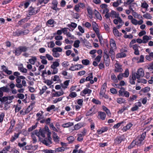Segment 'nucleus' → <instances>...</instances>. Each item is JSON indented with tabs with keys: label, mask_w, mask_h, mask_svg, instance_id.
Instances as JSON below:
<instances>
[{
	"label": "nucleus",
	"mask_w": 153,
	"mask_h": 153,
	"mask_svg": "<svg viewBox=\"0 0 153 153\" xmlns=\"http://www.w3.org/2000/svg\"><path fill=\"white\" fill-rule=\"evenodd\" d=\"M124 75H125V77H128L129 75V70L128 68H127L125 70V72L123 73Z\"/></svg>",
	"instance_id": "obj_55"
},
{
	"label": "nucleus",
	"mask_w": 153,
	"mask_h": 153,
	"mask_svg": "<svg viewBox=\"0 0 153 153\" xmlns=\"http://www.w3.org/2000/svg\"><path fill=\"white\" fill-rule=\"evenodd\" d=\"M0 88H1L3 91L5 92H8L10 90L9 88H8L4 86L3 87H1Z\"/></svg>",
	"instance_id": "obj_56"
},
{
	"label": "nucleus",
	"mask_w": 153,
	"mask_h": 153,
	"mask_svg": "<svg viewBox=\"0 0 153 153\" xmlns=\"http://www.w3.org/2000/svg\"><path fill=\"white\" fill-rule=\"evenodd\" d=\"M123 140L122 138L121 137H117L114 140V142L116 144L120 143Z\"/></svg>",
	"instance_id": "obj_20"
},
{
	"label": "nucleus",
	"mask_w": 153,
	"mask_h": 153,
	"mask_svg": "<svg viewBox=\"0 0 153 153\" xmlns=\"http://www.w3.org/2000/svg\"><path fill=\"white\" fill-rule=\"evenodd\" d=\"M129 8L130 10L132 11V14L135 17H138V15L137 13L134 12V10H133V9L131 7V6L130 5L129 6Z\"/></svg>",
	"instance_id": "obj_34"
},
{
	"label": "nucleus",
	"mask_w": 153,
	"mask_h": 153,
	"mask_svg": "<svg viewBox=\"0 0 153 153\" xmlns=\"http://www.w3.org/2000/svg\"><path fill=\"white\" fill-rule=\"evenodd\" d=\"M19 70H20L21 72L26 73L27 72V69L25 68H24L23 67H18Z\"/></svg>",
	"instance_id": "obj_42"
},
{
	"label": "nucleus",
	"mask_w": 153,
	"mask_h": 153,
	"mask_svg": "<svg viewBox=\"0 0 153 153\" xmlns=\"http://www.w3.org/2000/svg\"><path fill=\"white\" fill-rule=\"evenodd\" d=\"M82 64L84 65H88L90 64V61L87 59H83L82 61Z\"/></svg>",
	"instance_id": "obj_32"
},
{
	"label": "nucleus",
	"mask_w": 153,
	"mask_h": 153,
	"mask_svg": "<svg viewBox=\"0 0 153 153\" xmlns=\"http://www.w3.org/2000/svg\"><path fill=\"white\" fill-rule=\"evenodd\" d=\"M104 55L103 57L104 58V60L108 59H109V55H108L107 52L105 51H104L103 53Z\"/></svg>",
	"instance_id": "obj_41"
},
{
	"label": "nucleus",
	"mask_w": 153,
	"mask_h": 153,
	"mask_svg": "<svg viewBox=\"0 0 153 153\" xmlns=\"http://www.w3.org/2000/svg\"><path fill=\"white\" fill-rule=\"evenodd\" d=\"M82 125L80 123H79L76 124L74 126V129L77 130L82 127Z\"/></svg>",
	"instance_id": "obj_39"
},
{
	"label": "nucleus",
	"mask_w": 153,
	"mask_h": 153,
	"mask_svg": "<svg viewBox=\"0 0 153 153\" xmlns=\"http://www.w3.org/2000/svg\"><path fill=\"white\" fill-rule=\"evenodd\" d=\"M16 98H18L21 99H22L24 98L25 96L22 94H18L16 95Z\"/></svg>",
	"instance_id": "obj_45"
},
{
	"label": "nucleus",
	"mask_w": 153,
	"mask_h": 153,
	"mask_svg": "<svg viewBox=\"0 0 153 153\" xmlns=\"http://www.w3.org/2000/svg\"><path fill=\"white\" fill-rule=\"evenodd\" d=\"M19 135V133H15L13 136H12L10 139V141L12 142H13L15 140L18 138Z\"/></svg>",
	"instance_id": "obj_15"
},
{
	"label": "nucleus",
	"mask_w": 153,
	"mask_h": 153,
	"mask_svg": "<svg viewBox=\"0 0 153 153\" xmlns=\"http://www.w3.org/2000/svg\"><path fill=\"white\" fill-rule=\"evenodd\" d=\"M58 4L57 1L56 0H53L52 2V4L53 5L52 8L56 10H59V9L57 8V5Z\"/></svg>",
	"instance_id": "obj_17"
},
{
	"label": "nucleus",
	"mask_w": 153,
	"mask_h": 153,
	"mask_svg": "<svg viewBox=\"0 0 153 153\" xmlns=\"http://www.w3.org/2000/svg\"><path fill=\"white\" fill-rule=\"evenodd\" d=\"M113 32L116 36H120L119 32L118 30L116 29V27H114V28Z\"/></svg>",
	"instance_id": "obj_35"
},
{
	"label": "nucleus",
	"mask_w": 153,
	"mask_h": 153,
	"mask_svg": "<svg viewBox=\"0 0 153 153\" xmlns=\"http://www.w3.org/2000/svg\"><path fill=\"white\" fill-rule=\"evenodd\" d=\"M69 80H66L65 81L64 83V85H62V87L64 89L67 88V86L69 85Z\"/></svg>",
	"instance_id": "obj_37"
},
{
	"label": "nucleus",
	"mask_w": 153,
	"mask_h": 153,
	"mask_svg": "<svg viewBox=\"0 0 153 153\" xmlns=\"http://www.w3.org/2000/svg\"><path fill=\"white\" fill-rule=\"evenodd\" d=\"M59 63L57 62H53V64L51 65V68H56L59 66Z\"/></svg>",
	"instance_id": "obj_27"
},
{
	"label": "nucleus",
	"mask_w": 153,
	"mask_h": 153,
	"mask_svg": "<svg viewBox=\"0 0 153 153\" xmlns=\"http://www.w3.org/2000/svg\"><path fill=\"white\" fill-rule=\"evenodd\" d=\"M113 49L110 48L109 51V56H111L112 60H114L115 58V53Z\"/></svg>",
	"instance_id": "obj_18"
},
{
	"label": "nucleus",
	"mask_w": 153,
	"mask_h": 153,
	"mask_svg": "<svg viewBox=\"0 0 153 153\" xmlns=\"http://www.w3.org/2000/svg\"><path fill=\"white\" fill-rule=\"evenodd\" d=\"M94 109V108H91L90 110L88 112H87L86 114V116H88L89 115H92L94 114H95L97 112L96 111H94L93 110Z\"/></svg>",
	"instance_id": "obj_19"
},
{
	"label": "nucleus",
	"mask_w": 153,
	"mask_h": 153,
	"mask_svg": "<svg viewBox=\"0 0 153 153\" xmlns=\"http://www.w3.org/2000/svg\"><path fill=\"white\" fill-rule=\"evenodd\" d=\"M126 56V53H118L116 55L117 58H121L125 57Z\"/></svg>",
	"instance_id": "obj_26"
},
{
	"label": "nucleus",
	"mask_w": 153,
	"mask_h": 153,
	"mask_svg": "<svg viewBox=\"0 0 153 153\" xmlns=\"http://www.w3.org/2000/svg\"><path fill=\"white\" fill-rule=\"evenodd\" d=\"M39 11V9H36V8L30 7L28 10V14L29 15L32 16L35 15Z\"/></svg>",
	"instance_id": "obj_6"
},
{
	"label": "nucleus",
	"mask_w": 153,
	"mask_h": 153,
	"mask_svg": "<svg viewBox=\"0 0 153 153\" xmlns=\"http://www.w3.org/2000/svg\"><path fill=\"white\" fill-rule=\"evenodd\" d=\"M98 36L101 45H103L104 42L102 37L100 35Z\"/></svg>",
	"instance_id": "obj_62"
},
{
	"label": "nucleus",
	"mask_w": 153,
	"mask_h": 153,
	"mask_svg": "<svg viewBox=\"0 0 153 153\" xmlns=\"http://www.w3.org/2000/svg\"><path fill=\"white\" fill-rule=\"evenodd\" d=\"M132 73L133 74L135 75L137 79L143 77L144 75V71L142 68L138 69L137 72H134Z\"/></svg>",
	"instance_id": "obj_5"
},
{
	"label": "nucleus",
	"mask_w": 153,
	"mask_h": 153,
	"mask_svg": "<svg viewBox=\"0 0 153 153\" xmlns=\"http://www.w3.org/2000/svg\"><path fill=\"white\" fill-rule=\"evenodd\" d=\"M110 46L111 48H112V49H116L117 48L116 44L115 43V41L113 39H111L110 41Z\"/></svg>",
	"instance_id": "obj_14"
},
{
	"label": "nucleus",
	"mask_w": 153,
	"mask_h": 153,
	"mask_svg": "<svg viewBox=\"0 0 153 153\" xmlns=\"http://www.w3.org/2000/svg\"><path fill=\"white\" fill-rule=\"evenodd\" d=\"M132 126L133 124L132 123H129L123 128L122 130L123 131H126L127 130L129 129Z\"/></svg>",
	"instance_id": "obj_16"
},
{
	"label": "nucleus",
	"mask_w": 153,
	"mask_h": 153,
	"mask_svg": "<svg viewBox=\"0 0 153 153\" xmlns=\"http://www.w3.org/2000/svg\"><path fill=\"white\" fill-rule=\"evenodd\" d=\"M125 89L124 88H122L119 91V95L121 96H124V93L125 91Z\"/></svg>",
	"instance_id": "obj_48"
},
{
	"label": "nucleus",
	"mask_w": 153,
	"mask_h": 153,
	"mask_svg": "<svg viewBox=\"0 0 153 153\" xmlns=\"http://www.w3.org/2000/svg\"><path fill=\"white\" fill-rule=\"evenodd\" d=\"M53 140L56 142H58L59 141V137L54 132H53Z\"/></svg>",
	"instance_id": "obj_25"
},
{
	"label": "nucleus",
	"mask_w": 153,
	"mask_h": 153,
	"mask_svg": "<svg viewBox=\"0 0 153 153\" xmlns=\"http://www.w3.org/2000/svg\"><path fill=\"white\" fill-rule=\"evenodd\" d=\"M28 47L25 46H20L16 48L14 51L16 55L19 56L22 52H25L28 49Z\"/></svg>",
	"instance_id": "obj_2"
},
{
	"label": "nucleus",
	"mask_w": 153,
	"mask_h": 153,
	"mask_svg": "<svg viewBox=\"0 0 153 153\" xmlns=\"http://www.w3.org/2000/svg\"><path fill=\"white\" fill-rule=\"evenodd\" d=\"M146 132H144L142 134L140 137H138L136 139L135 142L136 143V145L139 146L143 144V141L146 137Z\"/></svg>",
	"instance_id": "obj_3"
},
{
	"label": "nucleus",
	"mask_w": 153,
	"mask_h": 153,
	"mask_svg": "<svg viewBox=\"0 0 153 153\" xmlns=\"http://www.w3.org/2000/svg\"><path fill=\"white\" fill-rule=\"evenodd\" d=\"M111 79L115 83H117L118 82L117 79V78L115 75L113 74H112L111 75Z\"/></svg>",
	"instance_id": "obj_31"
},
{
	"label": "nucleus",
	"mask_w": 153,
	"mask_h": 153,
	"mask_svg": "<svg viewBox=\"0 0 153 153\" xmlns=\"http://www.w3.org/2000/svg\"><path fill=\"white\" fill-rule=\"evenodd\" d=\"M48 71L47 72L46 70L43 71L42 74V76L44 80L43 82L48 85Z\"/></svg>",
	"instance_id": "obj_7"
},
{
	"label": "nucleus",
	"mask_w": 153,
	"mask_h": 153,
	"mask_svg": "<svg viewBox=\"0 0 153 153\" xmlns=\"http://www.w3.org/2000/svg\"><path fill=\"white\" fill-rule=\"evenodd\" d=\"M117 101L119 104H122L124 103L125 102L126 100L124 98H120L117 99Z\"/></svg>",
	"instance_id": "obj_28"
},
{
	"label": "nucleus",
	"mask_w": 153,
	"mask_h": 153,
	"mask_svg": "<svg viewBox=\"0 0 153 153\" xmlns=\"http://www.w3.org/2000/svg\"><path fill=\"white\" fill-rule=\"evenodd\" d=\"M152 37L151 36H148L145 35L143 37V43L145 44L147 43L149 40L152 39Z\"/></svg>",
	"instance_id": "obj_12"
},
{
	"label": "nucleus",
	"mask_w": 153,
	"mask_h": 153,
	"mask_svg": "<svg viewBox=\"0 0 153 153\" xmlns=\"http://www.w3.org/2000/svg\"><path fill=\"white\" fill-rule=\"evenodd\" d=\"M27 144V143L26 142H24L22 143H18V146L20 148H21L22 147L25 146Z\"/></svg>",
	"instance_id": "obj_58"
},
{
	"label": "nucleus",
	"mask_w": 153,
	"mask_h": 153,
	"mask_svg": "<svg viewBox=\"0 0 153 153\" xmlns=\"http://www.w3.org/2000/svg\"><path fill=\"white\" fill-rule=\"evenodd\" d=\"M62 49L60 47L53 48L52 49L53 56L55 57H59L60 55L58 52H61L62 51Z\"/></svg>",
	"instance_id": "obj_4"
},
{
	"label": "nucleus",
	"mask_w": 153,
	"mask_h": 153,
	"mask_svg": "<svg viewBox=\"0 0 153 153\" xmlns=\"http://www.w3.org/2000/svg\"><path fill=\"white\" fill-rule=\"evenodd\" d=\"M15 121L14 119L10 121V129H13L15 125Z\"/></svg>",
	"instance_id": "obj_40"
},
{
	"label": "nucleus",
	"mask_w": 153,
	"mask_h": 153,
	"mask_svg": "<svg viewBox=\"0 0 153 153\" xmlns=\"http://www.w3.org/2000/svg\"><path fill=\"white\" fill-rule=\"evenodd\" d=\"M4 116V113H2L0 114V123L3 121Z\"/></svg>",
	"instance_id": "obj_61"
},
{
	"label": "nucleus",
	"mask_w": 153,
	"mask_h": 153,
	"mask_svg": "<svg viewBox=\"0 0 153 153\" xmlns=\"http://www.w3.org/2000/svg\"><path fill=\"white\" fill-rule=\"evenodd\" d=\"M129 82L132 85H134L135 84V80L137 79L136 77L132 73L131 76H130L129 78Z\"/></svg>",
	"instance_id": "obj_10"
},
{
	"label": "nucleus",
	"mask_w": 153,
	"mask_h": 153,
	"mask_svg": "<svg viewBox=\"0 0 153 153\" xmlns=\"http://www.w3.org/2000/svg\"><path fill=\"white\" fill-rule=\"evenodd\" d=\"M67 140L70 143L72 142L74 140V137L72 136H70L67 138Z\"/></svg>",
	"instance_id": "obj_49"
},
{
	"label": "nucleus",
	"mask_w": 153,
	"mask_h": 153,
	"mask_svg": "<svg viewBox=\"0 0 153 153\" xmlns=\"http://www.w3.org/2000/svg\"><path fill=\"white\" fill-rule=\"evenodd\" d=\"M73 125L74 123H73L68 122L63 124L62 125V126L64 128H67L71 126H73Z\"/></svg>",
	"instance_id": "obj_22"
},
{
	"label": "nucleus",
	"mask_w": 153,
	"mask_h": 153,
	"mask_svg": "<svg viewBox=\"0 0 153 153\" xmlns=\"http://www.w3.org/2000/svg\"><path fill=\"white\" fill-rule=\"evenodd\" d=\"M10 146H8L6 147H4L2 150L4 152V153H6L7 152V151H9V150L10 149Z\"/></svg>",
	"instance_id": "obj_53"
},
{
	"label": "nucleus",
	"mask_w": 153,
	"mask_h": 153,
	"mask_svg": "<svg viewBox=\"0 0 153 153\" xmlns=\"http://www.w3.org/2000/svg\"><path fill=\"white\" fill-rule=\"evenodd\" d=\"M76 65H73L69 69V70L71 71H74L78 70V69L76 68Z\"/></svg>",
	"instance_id": "obj_60"
},
{
	"label": "nucleus",
	"mask_w": 153,
	"mask_h": 153,
	"mask_svg": "<svg viewBox=\"0 0 153 153\" xmlns=\"http://www.w3.org/2000/svg\"><path fill=\"white\" fill-rule=\"evenodd\" d=\"M143 16L144 18L147 19H151L152 18L150 14L148 13L144 14Z\"/></svg>",
	"instance_id": "obj_33"
},
{
	"label": "nucleus",
	"mask_w": 153,
	"mask_h": 153,
	"mask_svg": "<svg viewBox=\"0 0 153 153\" xmlns=\"http://www.w3.org/2000/svg\"><path fill=\"white\" fill-rule=\"evenodd\" d=\"M92 102L96 104L100 105L101 104V102L98 100H96L95 98L93 99Z\"/></svg>",
	"instance_id": "obj_51"
},
{
	"label": "nucleus",
	"mask_w": 153,
	"mask_h": 153,
	"mask_svg": "<svg viewBox=\"0 0 153 153\" xmlns=\"http://www.w3.org/2000/svg\"><path fill=\"white\" fill-rule=\"evenodd\" d=\"M50 128L54 131H57V129L55 127L52 123H50L49 125Z\"/></svg>",
	"instance_id": "obj_36"
},
{
	"label": "nucleus",
	"mask_w": 153,
	"mask_h": 153,
	"mask_svg": "<svg viewBox=\"0 0 153 153\" xmlns=\"http://www.w3.org/2000/svg\"><path fill=\"white\" fill-rule=\"evenodd\" d=\"M36 60V58L35 57H33L29 60V62L32 65H34Z\"/></svg>",
	"instance_id": "obj_29"
},
{
	"label": "nucleus",
	"mask_w": 153,
	"mask_h": 153,
	"mask_svg": "<svg viewBox=\"0 0 153 153\" xmlns=\"http://www.w3.org/2000/svg\"><path fill=\"white\" fill-rule=\"evenodd\" d=\"M22 34V31L21 30H17L13 33V35L14 36H19Z\"/></svg>",
	"instance_id": "obj_23"
},
{
	"label": "nucleus",
	"mask_w": 153,
	"mask_h": 153,
	"mask_svg": "<svg viewBox=\"0 0 153 153\" xmlns=\"http://www.w3.org/2000/svg\"><path fill=\"white\" fill-rule=\"evenodd\" d=\"M56 152H63L64 151V148L63 147L58 148L56 149Z\"/></svg>",
	"instance_id": "obj_64"
},
{
	"label": "nucleus",
	"mask_w": 153,
	"mask_h": 153,
	"mask_svg": "<svg viewBox=\"0 0 153 153\" xmlns=\"http://www.w3.org/2000/svg\"><path fill=\"white\" fill-rule=\"evenodd\" d=\"M134 1V0H128L126 2H124V4L125 6H126L127 5H128L131 4L132 2Z\"/></svg>",
	"instance_id": "obj_50"
},
{
	"label": "nucleus",
	"mask_w": 153,
	"mask_h": 153,
	"mask_svg": "<svg viewBox=\"0 0 153 153\" xmlns=\"http://www.w3.org/2000/svg\"><path fill=\"white\" fill-rule=\"evenodd\" d=\"M122 65L120 64L117 62L115 64V71L116 72H122L123 69L122 68Z\"/></svg>",
	"instance_id": "obj_8"
},
{
	"label": "nucleus",
	"mask_w": 153,
	"mask_h": 153,
	"mask_svg": "<svg viewBox=\"0 0 153 153\" xmlns=\"http://www.w3.org/2000/svg\"><path fill=\"white\" fill-rule=\"evenodd\" d=\"M38 123H36L35 125L32 126V127L28 128V131L29 132L32 131L33 130L35 129L37 126Z\"/></svg>",
	"instance_id": "obj_38"
},
{
	"label": "nucleus",
	"mask_w": 153,
	"mask_h": 153,
	"mask_svg": "<svg viewBox=\"0 0 153 153\" xmlns=\"http://www.w3.org/2000/svg\"><path fill=\"white\" fill-rule=\"evenodd\" d=\"M27 21V20L26 19V18H24L22 19L20 21H19L18 22V24L20 25H22Z\"/></svg>",
	"instance_id": "obj_52"
},
{
	"label": "nucleus",
	"mask_w": 153,
	"mask_h": 153,
	"mask_svg": "<svg viewBox=\"0 0 153 153\" xmlns=\"http://www.w3.org/2000/svg\"><path fill=\"white\" fill-rule=\"evenodd\" d=\"M47 86H43L42 90H40V95L42 94L47 89Z\"/></svg>",
	"instance_id": "obj_43"
},
{
	"label": "nucleus",
	"mask_w": 153,
	"mask_h": 153,
	"mask_svg": "<svg viewBox=\"0 0 153 153\" xmlns=\"http://www.w3.org/2000/svg\"><path fill=\"white\" fill-rule=\"evenodd\" d=\"M46 134L48 136V127L45 126L44 129L40 128L39 130H36L31 133V137L33 139V143H35L37 142V139L35 136V134L38 137H39L40 135L43 137H45V134Z\"/></svg>",
	"instance_id": "obj_1"
},
{
	"label": "nucleus",
	"mask_w": 153,
	"mask_h": 153,
	"mask_svg": "<svg viewBox=\"0 0 153 153\" xmlns=\"http://www.w3.org/2000/svg\"><path fill=\"white\" fill-rule=\"evenodd\" d=\"M48 2V0H38V1L37 5L45 4Z\"/></svg>",
	"instance_id": "obj_30"
},
{
	"label": "nucleus",
	"mask_w": 153,
	"mask_h": 153,
	"mask_svg": "<svg viewBox=\"0 0 153 153\" xmlns=\"http://www.w3.org/2000/svg\"><path fill=\"white\" fill-rule=\"evenodd\" d=\"M91 90L88 88H85L80 93V95L82 96H85V95L87 94H90L91 92Z\"/></svg>",
	"instance_id": "obj_9"
},
{
	"label": "nucleus",
	"mask_w": 153,
	"mask_h": 153,
	"mask_svg": "<svg viewBox=\"0 0 153 153\" xmlns=\"http://www.w3.org/2000/svg\"><path fill=\"white\" fill-rule=\"evenodd\" d=\"M64 92L63 91H61L55 92V93H53V95L54 96L59 97L63 94Z\"/></svg>",
	"instance_id": "obj_24"
},
{
	"label": "nucleus",
	"mask_w": 153,
	"mask_h": 153,
	"mask_svg": "<svg viewBox=\"0 0 153 153\" xmlns=\"http://www.w3.org/2000/svg\"><path fill=\"white\" fill-rule=\"evenodd\" d=\"M95 32L96 33L97 36L100 35V33H99V30L98 29V28L97 27L94 28H93Z\"/></svg>",
	"instance_id": "obj_59"
},
{
	"label": "nucleus",
	"mask_w": 153,
	"mask_h": 153,
	"mask_svg": "<svg viewBox=\"0 0 153 153\" xmlns=\"http://www.w3.org/2000/svg\"><path fill=\"white\" fill-rule=\"evenodd\" d=\"M106 116V115L105 112L101 111L98 112V117L99 119L104 120L105 119Z\"/></svg>",
	"instance_id": "obj_11"
},
{
	"label": "nucleus",
	"mask_w": 153,
	"mask_h": 153,
	"mask_svg": "<svg viewBox=\"0 0 153 153\" xmlns=\"http://www.w3.org/2000/svg\"><path fill=\"white\" fill-rule=\"evenodd\" d=\"M94 14L97 18L100 20L102 19V16L100 13L96 10H94Z\"/></svg>",
	"instance_id": "obj_21"
},
{
	"label": "nucleus",
	"mask_w": 153,
	"mask_h": 153,
	"mask_svg": "<svg viewBox=\"0 0 153 153\" xmlns=\"http://www.w3.org/2000/svg\"><path fill=\"white\" fill-rule=\"evenodd\" d=\"M138 47L139 46L137 44L134 45L133 46V48L134 51V53L136 55H139L140 54Z\"/></svg>",
	"instance_id": "obj_13"
},
{
	"label": "nucleus",
	"mask_w": 153,
	"mask_h": 153,
	"mask_svg": "<svg viewBox=\"0 0 153 153\" xmlns=\"http://www.w3.org/2000/svg\"><path fill=\"white\" fill-rule=\"evenodd\" d=\"M150 90V88L148 87H146L143 88L141 91L144 93H146L149 92Z\"/></svg>",
	"instance_id": "obj_46"
},
{
	"label": "nucleus",
	"mask_w": 153,
	"mask_h": 153,
	"mask_svg": "<svg viewBox=\"0 0 153 153\" xmlns=\"http://www.w3.org/2000/svg\"><path fill=\"white\" fill-rule=\"evenodd\" d=\"M93 78V76L92 75V73H91L89 74L88 76L85 79L86 81H89L91 79H92Z\"/></svg>",
	"instance_id": "obj_44"
},
{
	"label": "nucleus",
	"mask_w": 153,
	"mask_h": 153,
	"mask_svg": "<svg viewBox=\"0 0 153 153\" xmlns=\"http://www.w3.org/2000/svg\"><path fill=\"white\" fill-rule=\"evenodd\" d=\"M77 95L76 93L75 92H72L69 95V96L72 98L75 97Z\"/></svg>",
	"instance_id": "obj_63"
},
{
	"label": "nucleus",
	"mask_w": 153,
	"mask_h": 153,
	"mask_svg": "<svg viewBox=\"0 0 153 153\" xmlns=\"http://www.w3.org/2000/svg\"><path fill=\"white\" fill-rule=\"evenodd\" d=\"M33 108L32 105H29L25 111V114L27 113Z\"/></svg>",
	"instance_id": "obj_54"
},
{
	"label": "nucleus",
	"mask_w": 153,
	"mask_h": 153,
	"mask_svg": "<svg viewBox=\"0 0 153 153\" xmlns=\"http://www.w3.org/2000/svg\"><path fill=\"white\" fill-rule=\"evenodd\" d=\"M136 142H135V141H133L131 143V145L128 146V149H131L135 145H136Z\"/></svg>",
	"instance_id": "obj_57"
},
{
	"label": "nucleus",
	"mask_w": 153,
	"mask_h": 153,
	"mask_svg": "<svg viewBox=\"0 0 153 153\" xmlns=\"http://www.w3.org/2000/svg\"><path fill=\"white\" fill-rule=\"evenodd\" d=\"M79 43L80 41L79 40H76L74 42V46L75 48H78L79 46Z\"/></svg>",
	"instance_id": "obj_47"
}]
</instances>
